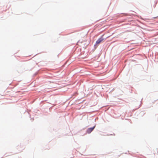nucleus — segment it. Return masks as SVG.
Masks as SVG:
<instances>
[{"label":"nucleus","mask_w":158,"mask_h":158,"mask_svg":"<svg viewBox=\"0 0 158 158\" xmlns=\"http://www.w3.org/2000/svg\"><path fill=\"white\" fill-rule=\"evenodd\" d=\"M95 127V126H94L93 127L89 128L87 129V130L86 131V132L89 134L93 130L94 128Z\"/></svg>","instance_id":"f257e3e1"},{"label":"nucleus","mask_w":158,"mask_h":158,"mask_svg":"<svg viewBox=\"0 0 158 158\" xmlns=\"http://www.w3.org/2000/svg\"><path fill=\"white\" fill-rule=\"evenodd\" d=\"M104 40V39L102 37H101L99 39H98L96 42V44H99L102 41Z\"/></svg>","instance_id":"f03ea898"}]
</instances>
